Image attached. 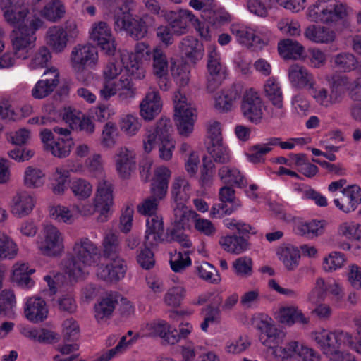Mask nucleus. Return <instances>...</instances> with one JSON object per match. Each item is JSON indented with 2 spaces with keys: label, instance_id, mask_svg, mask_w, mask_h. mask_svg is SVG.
<instances>
[{
  "label": "nucleus",
  "instance_id": "obj_1",
  "mask_svg": "<svg viewBox=\"0 0 361 361\" xmlns=\"http://www.w3.org/2000/svg\"><path fill=\"white\" fill-rule=\"evenodd\" d=\"M130 56L128 50L119 51L115 58L109 60L104 66L102 71V82L98 91L99 98L109 101L113 97H116L120 103L128 104L135 99L137 90L131 79L118 76L125 69L135 80H142L145 78V71L137 66V63L130 64Z\"/></svg>",
  "mask_w": 361,
  "mask_h": 361
},
{
  "label": "nucleus",
  "instance_id": "obj_2",
  "mask_svg": "<svg viewBox=\"0 0 361 361\" xmlns=\"http://www.w3.org/2000/svg\"><path fill=\"white\" fill-rule=\"evenodd\" d=\"M307 19L314 23L305 31V37L312 42L331 44L336 39L335 30L326 25H336L347 16L346 6L340 0H317L307 10Z\"/></svg>",
  "mask_w": 361,
  "mask_h": 361
},
{
  "label": "nucleus",
  "instance_id": "obj_3",
  "mask_svg": "<svg viewBox=\"0 0 361 361\" xmlns=\"http://www.w3.org/2000/svg\"><path fill=\"white\" fill-rule=\"evenodd\" d=\"M288 78L291 85L296 89H306L315 104L324 109L334 106L341 100L343 94L341 88L346 84L345 78H327L329 90L324 87L316 86L314 75L305 67L293 64L288 68Z\"/></svg>",
  "mask_w": 361,
  "mask_h": 361
},
{
  "label": "nucleus",
  "instance_id": "obj_4",
  "mask_svg": "<svg viewBox=\"0 0 361 361\" xmlns=\"http://www.w3.org/2000/svg\"><path fill=\"white\" fill-rule=\"evenodd\" d=\"M72 259L65 264L66 272L69 276L79 279L88 275L92 267L100 258L98 246L88 238L77 239L72 249Z\"/></svg>",
  "mask_w": 361,
  "mask_h": 361
},
{
  "label": "nucleus",
  "instance_id": "obj_5",
  "mask_svg": "<svg viewBox=\"0 0 361 361\" xmlns=\"http://www.w3.org/2000/svg\"><path fill=\"white\" fill-rule=\"evenodd\" d=\"M311 338L329 360H334V356L338 355L341 348L349 347L354 350L355 345L353 335L340 329L329 331L322 329L312 332Z\"/></svg>",
  "mask_w": 361,
  "mask_h": 361
},
{
  "label": "nucleus",
  "instance_id": "obj_6",
  "mask_svg": "<svg viewBox=\"0 0 361 361\" xmlns=\"http://www.w3.org/2000/svg\"><path fill=\"white\" fill-rule=\"evenodd\" d=\"M171 193L174 202L175 222L186 224L188 219L195 217L196 212L185 206L191 194V186L185 177L179 176L173 178Z\"/></svg>",
  "mask_w": 361,
  "mask_h": 361
},
{
  "label": "nucleus",
  "instance_id": "obj_7",
  "mask_svg": "<svg viewBox=\"0 0 361 361\" xmlns=\"http://www.w3.org/2000/svg\"><path fill=\"white\" fill-rule=\"evenodd\" d=\"M174 121L178 132L183 137H189L193 131L197 118L195 105L180 91L173 97Z\"/></svg>",
  "mask_w": 361,
  "mask_h": 361
},
{
  "label": "nucleus",
  "instance_id": "obj_8",
  "mask_svg": "<svg viewBox=\"0 0 361 361\" xmlns=\"http://www.w3.org/2000/svg\"><path fill=\"white\" fill-rule=\"evenodd\" d=\"M29 26L13 30L12 44L15 54L18 58L26 59L34 48L37 37L36 32L44 25V22L39 16L34 15L27 21Z\"/></svg>",
  "mask_w": 361,
  "mask_h": 361
},
{
  "label": "nucleus",
  "instance_id": "obj_9",
  "mask_svg": "<svg viewBox=\"0 0 361 361\" xmlns=\"http://www.w3.org/2000/svg\"><path fill=\"white\" fill-rule=\"evenodd\" d=\"M69 62L71 69L76 74L87 70H96L99 63V52L91 43L78 44L70 53Z\"/></svg>",
  "mask_w": 361,
  "mask_h": 361
},
{
  "label": "nucleus",
  "instance_id": "obj_10",
  "mask_svg": "<svg viewBox=\"0 0 361 361\" xmlns=\"http://www.w3.org/2000/svg\"><path fill=\"white\" fill-rule=\"evenodd\" d=\"M37 245L42 255L59 257L65 250L64 235L56 226L47 225L38 237Z\"/></svg>",
  "mask_w": 361,
  "mask_h": 361
},
{
  "label": "nucleus",
  "instance_id": "obj_11",
  "mask_svg": "<svg viewBox=\"0 0 361 361\" xmlns=\"http://www.w3.org/2000/svg\"><path fill=\"white\" fill-rule=\"evenodd\" d=\"M88 37L108 55H113L116 43L111 27L104 21L92 23L88 30Z\"/></svg>",
  "mask_w": 361,
  "mask_h": 361
},
{
  "label": "nucleus",
  "instance_id": "obj_12",
  "mask_svg": "<svg viewBox=\"0 0 361 361\" xmlns=\"http://www.w3.org/2000/svg\"><path fill=\"white\" fill-rule=\"evenodd\" d=\"M295 355L302 361H321V355L317 351L295 341L287 343L285 348L274 351L275 361H292Z\"/></svg>",
  "mask_w": 361,
  "mask_h": 361
},
{
  "label": "nucleus",
  "instance_id": "obj_13",
  "mask_svg": "<svg viewBox=\"0 0 361 361\" xmlns=\"http://www.w3.org/2000/svg\"><path fill=\"white\" fill-rule=\"evenodd\" d=\"M114 199L112 183L105 178L99 180L97 183L93 203L100 214L102 221H106L110 214L114 204Z\"/></svg>",
  "mask_w": 361,
  "mask_h": 361
},
{
  "label": "nucleus",
  "instance_id": "obj_14",
  "mask_svg": "<svg viewBox=\"0 0 361 361\" xmlns=\"http://www.w3.org/2000/svg\"><path fill=\"white\" fill-rule=\"evenodd\" d=\"M114 27L116 30H123L135 39H140L147 33L145 22L139 17H133L128 11L114 16Z\"/></svg>",
  "mask_w": 361,
  "mask_h": 361
},
{
  "label": "nucleus",
  "instance_id": "obj_15",
  "mask_svg": "<svg viewBox=\"0 0 361 361\" xmlns=\"http://www.w3.org/2000/svg\"><path fill=\"white\" fill-rule=\"evenodd\" d=\"M264 92L265 97L271 103V106L268 110L270 116L276 118L283 117V96L279 80L274 77L267 79L264 85Z\"/></svg>",
  "mask_w": 361,
  "mask_h": 361
},
{
  "label": "nucleus",
  "instance_id": "obj_16",
  "mask_svg": "<svg viewBox=\"0 0 361 361\" xmlns=\"http://www.w3.org/2000/svg\"><path fill=\"white\" fill-rule=\"evenodd\" d=\"M59 70L55 66H50L44 71L42 78L32 89L31 94L37 99H42L50 95L60 83Z\"/></svg>",
  "mask_w": 361,
  "mask_h": 361
},
{
  "label": "nucleus",
  "instance_id": "obj_17",
  "mask_svg": "<svg viewBox=\"0 0 361 361\" xmlns=\"http://www.w3.org/2000/svg\"><path fill=\"white\" fill-rule=\"evenodd\" d=\"M142 331L144 336H158L168 344L174 345L180 341L178 331L163 319H154L147 322L142 326Z\"/></svg>",
  "mask_w": 361,
  "mask_h": 361
},
{
  "label": "nucleus",
  "instance_id": "obj_18",
  "mask_svg": "<svg viewBox=\"0 0 361 361\" xmlns=\"http://www.w3.org/2000/svg\"><path fill=\"white\" fill-rule=\"evenodd\" d=\"M172 125L169 118L161 117L154 126H149L145 129L142 138L143 149L146 153H150L159 142L168 135Z\"/></svg>",
  "mask_w": 361,
  "mask_h": 361
},
{
  "label": "nucleus",
  "instance_id": "obj_19",
  "mask_svg": "<svg viewBox=\"0 0 361 361\" xmlns=\"http://www.w3.org/2000/svg\"><path fill=\"white\" fill-rule=\"evenodd\" d=\"M263 102L258 92L252 88L243 95L241 109L244 117L254 123H259L263 116Z\"/></svg>",
  "mask_w": 361,
  "mask_h": 361
},
{
  "label": "nucleus",
  "instance_id": "obj_20",
  "mask_svg": "<svg viewBox=\"0 0 361 361\" xmlns=\"http://www.w3.org/2000/svg\"><path fill=\"white\" fill-rule=\"evenodd\" d=\"M115 169L118 176L128 179L136 169V154L126 147L117 148L114 155Z\"/></svg>",
  "mask_w": 361,
  "mask_h": 361
},
{
  "label": "nucleus",
  "instance_id": "obj_21",
  "mask_svg": "<svg viewBox=\"0 0 361 361\" xmlns=\"http://www.w3.org/2000/svg\"><path fill=\"white\" fill-rule=\"evenodd\" d=\"M108 262L97 267V275L108 282H117L122 279L127 270V264L120 257L107 258Z\"/></svg>",
  "mask_w": 361,
  "mask_h": 361
},
{
  "label": "nucleus",
  "instance_id": "obj_22",
  "mask_svg": "<svg viewBox=\"0 0 361 361\" xmlns=\"http://www.w3.org/2000/svg\"><path fill=\"white\" fill-rule=\"evenodd\" d=\"M165 19L169 23L173 33L177 35L188 32L190 23L193 25L197 21L195 16L188 9L168 11L165 14Z\"/></svg>",
  "mask_w": 361,
  "mask_h": 361
},
{
  "label": "nucleus",
  "instance_id": "obj_23",
  "mask_svg": "<svg viewBox=\"0 0 361 361\" xmlns=\"http://www.w3.org/2000/svg\"><path fill=\"white\" fill-rule=\"evenodd\" d=\"M23 310L25 318L35 324L44 321L49 314L47 302L39 296L25 298Z\"/></svg>",
  "mask_w": 361,
  "mask_h": 361
},
{
  "label": "nucleus",
  "instance_id": "obj_24",
  "mask_svg": "<svg viewBox=\"0 0 361 361\" xmlns=\"http://www.w3.org/2000/svg\"><path fill=\"white\" fill-rule=\"evenodd\" d=\"M36 205V198L30 192L22 190L12 197L11 202V214L19 219L29 216Z\"/></svg>",
  "mask_w": 361,
  "mask_h": 361
},
{
  "label": "nucleus",
  "instance_id": "obj_25",
  "mask_svg": "<svg viewBox=\"0 0 361 361\" xmlns=\"http://www.w3.org/2000/svg\"><path fill=\"white\" fill-rule=\"evenodd\" d=\"M162 102L156 90L147 92L140 104V114L147 121L153 120L161 111Z\"/></svg>",
  "mask_w": 361,
  "mask_h": 361
},
{
  "label": "nucleus",
  "instance_id": "obj_26",
  "mask_svg": "<svg viewBox=\"0 0 361 361\" xmlns=\"http://www.w3.org/2000/svg\"><path fill=\"white\" fill-rule=\"evenodd\" d=\"M240 97V91L237 86L218 92L214 97V106L219 112H228L232 110L235 102Z\"/></svg>",
  "mask_w": 361,
  "mask_h": 361
},
{
  "label": "nucleus",
  "instance_id": "obj_27",
  "mask_svg": "<svg viewBox=\"0 0 361 361\" xmlns=\"http://www.w3.org/2000/svg\"><path fill=\"white\" fill-rule=\"evenodd\" d=\"M164 224L160 215H152L146 220L145 244L154 247L163 241Z\"/></svg>",
  "mask_w": 361,
  "mask_h": 361
},
{
  "label": "nucleus",
  "instance_id": "obj_28",
  "mask_svg": "<svg viewBox=\"0 0 361 361\" xmlns=\"http://www.w3.org/2000/svg\"><path fill=\"white\" fill-rule=\"evenodd\" d=\"M179 49L183 57L194 63L201 60L204 54L202 43L197 38L190 36L182 39L179 44Z\"/></svg>",
  "mask_w": 361,
  "mask_h": 361
},
{
  "label": "nucleus",
  "instance_id": "obj_29",
  "mask_svg": "<svg viewBox=\"0 0 361 361\" xmlns=\"http://www.w3.org/2000/svg\"><path fill=\"white\" fill-rule=\"evenodd\" d=\"M76 204L68 206L54 204L48 207L49 216L59 224L71 225L77 220Z\"/></svg>",
  "mask_w": 361,
  "mask_h": 361
},
{
  "label": "nucleus",
  "instance_id": "obj_30",
  "mask_svg": "<svg viewBox=\"0 0 361 361\" xmlns=\"http://www.w3.org/2000/svg\"><path fill=\"white\" fill-rule=\"evenodd\" d=\"M3 15L8 24L16 30L29 26L28 20H31L34 15L37 13L33 11V13L29 16V10L27 7L2 8Z\"/></svg>",
  "mask_w": 361,
  "mask_h": 361
},
{
  "label": "nucleus",
  "instance_id": "obj_31",
  "mask_svg": "<svg viewBox=\"0 0 361 361\" xmlns=\"http://www.w3.org/2000/svg\"><path fill=\"white\" fill-rule=\"evenodd\" d=\"M35 272L27 263L17 262L13 265L11 280L23 289H30L35 285V281L30 276Z\"/></svg>",
  "mask_w": 361,
  "mask_h": 361
},
{
  "label": "nucleus",
  "instance_id": "obj_32",
  "mask_svg": "<svg viewBox=\"0 0 361 361\" xmlns=\"http://www.w3.org/2000/svg\"><path fill=\"white\" fill-rule=\"evenodd\" d=\"M119 298L118 293L112 292L106 294L95 304L94 317L98 322H102L112 314Z\"/></svg>",
  "mask_w": 361,
  "mask_h": 361
},
{
  "label": "nucleus",
  "instance_id": "obj_33",
  "mask_svg": "<svg viewBox=\"0 0 361 361\" xmlns=\"http://www.w3.org/2000/svg\"><path fill=\"white\" fill-rule=\"evenodd\" d=\"M276 319L279 322L288 326H292L295 323L307 324L310 322V319L295 305L280 307L276 312Z\"/></svg>",
  "mask_w": 361,
  "mask_h": 361
},
{
  "label": "nucleus",
  "instance_id": "obj_34",
  "mask_svg": "<svg viewBox=\"0 0 361 361\" xmlns=\"http://www.w3.org/2000/svg\"><path fill=\"white\" fill-rule=\"evenodd\" d=\"M276 255L288 271L295 269L299 265L300 253L297 247L288 245L277 249Z\"/></svg>",
  "mask_w": 361,
  "mask_h": 361
},
{
  "label": "nucleus",
  "instance_id": "obj_35",
  "mask_svg": "<svg viewBox=\"0 0 361 361\" xmlns=\"http://www.w3.org/2000/svg\"><path fill=\"white\" fill-rule=\"evenodd\" d=\"M46 42L54 51L62 52L68 44V39L63 28L58 26L49 27L46 34Z\"/></svg>",
  "mask_w": 361,
  "mask_h": 361
},
{
  "label": "nucleus",
  "instance_id": "obj_36",
  "mask_svg": "<svg viewBox=\"0 0 361 361\" xmlns=\"http://www.w3.org/2000/svg\"><path fill=\"white\" fill-rule=\"evenodd\" d=\"M46 182L44 171L34 166H29L25 169L23 173V184L28 189H38L42 188Z\"/></svg>",
  "mask_w": 361,
  "mask_h": 361
},
{
  "label": "nucleus",
  "instance_id": "obj_37",
  "mask_svg": "<svg viewBox=\"0 0 361 361\" xmlns=\"http://www.w3.org/2000/svg\"><path fill=\"white\" fill-rule=\"evenodd\" d=\"M219 243L224 250L235 255L241 254L249 249L247 241L237 235L222 236Z\"/></svg>",
  "mask_w": 361,
  "mask_h": 361
},
{
  "label": "nucleus",
  "instance_id": "obj_38",
  "mask_svg": "<svg viewBox=\"0 0 361 361\" xmlns=\"http://www.w3.org/2000/svg\"><path fill=\"white\" fill-rule=\"evenodd\" d=\"M338 237L350 241H361V224L352 220L341 222L336 229Z\"/></svg>",
  "mask_w": 361,
  "mask_h": 361
},
{
  "label": "nucleus",
  "instance_id": "obj_39",
  "mask_svg": "<svg viewBox=\"0 0 361 361\" xmlns=\"http://www.w3.org/2000/svg\"><path fill=\"white\" fill-rule=\"evenodd\" d=\"M69 177V171L64 166L55 169L50 177L51 190L54 195H62L65 193Z\"/></svg>",
  "mask_w": 361,
  "mask_h": 361
},
{
  "label": "nucleus",
  "instance_id": "obj_40",
  "mask_svg": "<svg viewBox=\"0 0 361 361\" xmlns=\"http://www.w3.org/2000/svg\"><path fill=\"white\" fill-rule=\"evenodd\" d=\"M230 30L239 44L247 48L253 47V26L233 23L231 25Z\"/></svg>",
  "mask_w": 361,
  "mask_h": 361
},
{
  "label": "nucleus",
  "instance_id": "obj_41",
  "mask_svg": "<svg viewBox=\"0 0 361 361\" xmlns=\"http://www.w3.org/2000/svg\"><path fill=\"white\" fill-rule=\"evenodd\" d=\"M342 194L348 199L346 204H341L343 212H352L361 204V188L358 185H350L344 188Z\"/></svg>",
  "mask_w": 361,
  "mask_h": 361
},
{
  "label": "nucleus",
  "instance_id": "obj_42",
  "mask_svg": "<svg viewBox=\"0 0 361 361\" xmlns=\"http://www.w3.org/2000/svg\"><path fill=\"white\" fill-rule=\"evenodd\" d=\"M70 190L78 200L89 199L93 192V185L84 178H75L70 183Z\"/></svg>",
  "mask_w": 361,
  "mask_h": 361
},
{
  "label": "nucleus",
  "instance_id": "obj_43",
  "mask_svg": "<svg viewBox=\"0 0 361 361\" xmlns=\"http://www.w3.org/2000/svg\"><path fill=\"white\" fill-rule=\"evenodd\" d=\"M327 224L325 220L312 219L298 224L297 229L300 235L315 238L324 233Z\"/></svg>",
  "mask_w": 361,
  "mask_h": 361
},
{
  "label": "nucleus",
  "instance_id": "obj_44",
  "mask_svg": "<svg viewBox=\"0 0 361 361\" xmlns=\"http://www.w3.org/2000/svg\"><path fill=\"white\" fill-rule=\"evenodd\" d=\"M152 73L154 76L167 75L169 73L168 59L159 46L152 49Z\"/></svg>",
  "mask_w": 361,
  "mask_h": 361
},
{
  "label": "nucleus",
  "instance_id": "obj_45",
  "mask_svg": "<svg viewBox=\"0 0 361 361\" xmlns=\"http://www.w3.org/2000/svg\"><path fill=\"white\" fill-rule=\"evenodd\" d=\"M118 125L121 131L129 137L135 136L142 127L140 118L132 114L123 115L119 119Z\"/></svg>",
  "mask_w": 361,
  "mask_h": 361
},
{
  "label": "nucleus",
  "instance_id": "obj_46",
  "mask_svg": "<svg viewBox=\"0 0 361 361\" xmlns=\"http://www.w3.org/2000/svg\"><path fill=\"white\" fill-rule=\"evenodd\" d=\"M130 56L129 63H137V66L141 67L146 71L145 67L142 66V62L148 61L152 54V50L149 45L145 42H138L135 44L133 52L128 51Z\"/></svg>",
  "mask_w": 361,
  "mask_h": 361
},
{
  "label": "nucleus",
  "instance_id": "obj_47",
  "mask_svg": "<svg viewBox=\"0 0 361 361\" xmlns=\"http://www.w3.org/2000/svg\"><path fill=\"white\" fill-rule=\"evenodd\" d=\"M278 50L283 58L296 59L302 54L304 47L298 42L287 39L279 43Z\"/></svg>",
  "mask_w": 361,
  "mask_h": 361
},
{
  "label": "nucleus",
  "instance_id": "obj_48",
  "mask_svg": "<svg viewBox=\"0 0 361 361\" xmlns=\"http://www.w3.org/2000/svg\"><path fill=\"white\" fill-rule=\"evenodd\" d=\"M345 78L347 79L346 84L341 88L343 92L341 100L334 104V106L338 104L343 100L346 91L348 92L350 97L354 101L361 102V77L357 78L353 81H350L347 75H334L331 78Z\"/></svg>",
  "mask_w": 361,
  "mask_h": 361
},
{
  "label": "nucleus",
  "instance_id": "obj_49",
  "mask_svg": "<svg viewBox=\"0 0 361 361\" xmlns=\"http://www.w3.org/2000/svg\"><path fill=\"white\" fill-rule=\"evenodd\" d=\"M118 136L119 132L116 123L107 122L101 133L100 144L105 149H112L117 145Z\"/></svg>",
  "mask_w": 361,
  "mask_h": 361
},
{
  "label": "nucleus",
  "instance_id": "obj_50",
  "mask_svg": "<svg viewBox=\"0 0 361 361\" xmlns=\"http://www.w3.org/2000/svg\"><path fill=\"white\" fill-rule=\"evenodd\" d=\"M284 336V334L274 326L262 334L260 336V340L264 346L273 349L272 354L274 356V351L276 350L286 348V345L283 347L279 346L283 341Z\"/></svg>",
  "mask_w": 361,
  "mask_h": 361
},
{
  "label": "nucleus",
  "instance_id": "obj_51",
  "mask_svg": "<svg viewBox=\"0 0 361 361\" xmlns=\"http://www.w3.org/2000/svg\"><path fill=\"white\" fill-rule=\"evenodd\" d=\"M218 176L224 183L235 185L239 187L244 185L243 175L235 167L224 166L219 170Z\"/></svg>",
  "mask_w": 361,
  "mask_h": 361
},
{
  "label": "nucleus",
  "instance_id": "obj_52",
  "mask_svg": "<svg viewBox=\"0 0 361 361\" xmlns=\"http://www.w3.org/2000/svg\"><path fill=\"white\" fill-rule=\"evenodd\" d=\"M334 66L344 73L354 71L358 66L357 58L351 53L341 52L336 54L333 59Z\"/></svg>",
  "mask_w": 361,
  "mask_h": 361
},
{
  "label": "nucleus",
  "instance_id": "obj_53",
  "mask_svg": "<svg viewBox=\"0 0 361 361\" xmlns=\"http://www.w3.org/2000/svg\"><path fill=\"white\" fill-rule=\"evenodd\" d=\"M346 262L345 256L338 251H332L322 261V268L326 272H333L341 269Z\"/></svg>",
  "mask_w": 361,
  "mask_h": 361
},
{
  "label": "nucleus",
  "instance_id": "obj_54",
  "mask_svg": "<svg viewBox=\"0 0 361 361\" xmlns=\"http://www.w3.org/2000/svg\"><path fill=\"white\" fill-rule=\"evenodd\" d=\"M85 171L92 178L103 177L105 174L104 160L100 154L95 153L88 157L85 161Z\"/></svg>",
  "mask_w": 361,
  "mask_h": 361
},
{
  "label": "nucleus",
  "instance_id": "obj_55",
  "mask_svg": "<svg viewBox=\"0 0 361 361\" xmlns=\"http://www.w3.org/2000/svg\"><path fill=\"white\" fill-rule=\"evenodd\" d=\"M18 252L17 243L7 234H0V259H13Z\"/></svg>",
  "mask_w": 361,
  "mask_h": 361
},
{
  "label": "nucleus",
  "instance_id": "obj_56",
  "mask_svg": "<svg viewBox=\"0 0 361 361\" xmlns=\"http://www.w3.org/2000/svg\"><path fill=\"white\" fill-rule=\"evenodd\" d=\"M232 268L237 276L248 278L253 274V261L248 256H242L233 262Z\"/></svg>",
  "mask_w": 361,
  "mask_h": 361
},
{
  "label": "nucleus",
  "instance_id": "obj_57",
  "mask_svg": "<svg viewBox=\"0 0 361 361\" xmlns=\"http://www.w3.org/2000/svg\"><path fill=\"white\" fill-rule=\"evenodd\" d=\"M219 199L224 204H228L226 214H231L241 207L240 201L235 197V191L231 187L224 186L219 190Z\"/></svg>",
  "mask_w": 361,
  "mask_h": 361
},
{
  "label": "nucleus",
  "instance_id": "obj_58",
  "mask_svg": "<svg viewBox=\"0 0 361 361\" xmlns=\"http://www.w3.org/2000/svg\"><path fill=\"white\" fill-rule=\"evenodd\" d=\"M198 214L196 213V216L194 218L188 219L186 224H182L180 222H176L178 226L188 227L190 223L192 221L194 223L195 228L200 233L204 234L207 236H212L216 233V228L214 224L208 219H202L198 217Z\"/></svg>",
  "mask_w": 361,
  "mask_h": 361
},
{
  "label": "nucleus",
  "instance_id": "obj_59",
  "mask_svg": "<svg viewBox=\"0 0 361 361\" xmlns=\"http://www.w3.org/2000/svg\"><path fill=\"white\" fill-rule=\"evenodd\" d=\"M74 142L71 137L59 138L51 142L47 150L54 157L64 158L70 154Z\"/></svg>",
  "mask_w": 361,
  "mask_h": 361
},
{
  "label": "nucleus",
  "instance_id": "obj_60",
  "mask_svg": "<svg viewBox=\"0 0 361 361\" xmlns=\"http://www.w3.org/2000/svg\"><path fill=\"white\" fill-rule=\"evenodd\" d=\"M207 152L216 163L226 164L231 160L230 150L223 142L210 144Z\"/></svg>",
  "mask_w": 361,
  "mask_h": 361
},
{
  "label": "nucleus",
  "instance_id": "obj_61",
  "mask_svg": "<svg viewBox=\"0 0 361 361\" xmlns=\"http://www.w3.org/2000/svg\"><path fill=\"white\" fill-rule=\"evenodd\" d=\"M65 12L64 6L59 1H54L47 4L37 13L49 21L56 22L64 16Z\"/></svg>",
  "mask_w": 361,
  "mask_h": 361
},
{
  "label": "nucleus",
  "instance_id": "obj_62",
  "mask_svg": "<svg viewBox=\"0 0 361 361\" xmlns=\"http://www.w3.org/2000/svg\"><path fill=\"white\" fill-rule=\"evenodd\" d=\"M295 191L302 199L312 200L317 206L326 207L328 204L326 197L309 185H299L295 188Z\"/></svg>",
  "mask_w": 361,
  "mask_h": 361
},
{
  "label": "nucleus",
  "instance_id": "obj_63",
  "mask_svg": "<svg viewBox=\"0 0 361 361\" xmlns=\"http://www.w3.org/2000/svg\"><path fill=\"white\" fill-rule=\"evenodd\" d=\"M190 72L189 67L186 63L176 62L171 63V75L176 83L180 87H185L188 84Z\"/></svg>",
  "mask_w": 361,
  "mask_h": 361
},
{
  "label": "nucleus",
  "instance_id": "obj_64",
  "mask_svg": "<svg viewBox=\"0 0 361 361\" xmlns=\"http://www.w3.org/2000/svg\"><path fill=\"white\" fill-rule=\"evenodd\" d=\"M275 4L276 0H248L247 7L250 13L264 18Z\"/></svg>",
  "mask_w": 361,
  "mask_h": 361
}]
</instances>
